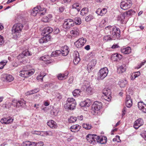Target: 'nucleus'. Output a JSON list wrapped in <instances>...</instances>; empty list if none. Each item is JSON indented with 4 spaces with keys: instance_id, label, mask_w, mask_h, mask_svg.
Segmentation results:
<instances>
[{
    "instance_id": "36",
    "label": "nucleus",
    "mask_w": 146,
    "mask_h": 146,
    "mask_svg": "<svg viewBox=\"0 0 146 146\" xmlns=\"http://www.w3.org/2000/svg\"><path fill=\"white\" fill-rule=\"evenodd\" d=\"M126 68L122 65L120 66L117 69V72L119 74H121L125 71Z\"/></svg>"
},
{
    "instance_id": "37",
    "label": "nucleus",
    "mask_w": 146,
    "mask_h": 146,
    "mask_svg": "<svg viewBox=\"0 0 146 146\" xmlns=\"http://www.w3.org/2000/svg\"><path fill=\"white\" fill-rule=\"evenodd\" d=\"M19 75L23 77L27 78V71L23 70L20 71Z\"/></svg>"
},
{
    "instance_id": "10",
    "label": "nucleus",
    "mask_w": 146,
    "mask_h": 146,
    "mask_svg": "<svg viewBox=\"0 0 146 146\" xmlns=\"http://www.w3.org/2000/svg\"><path fill=\"white\" fill-rule=\"evenodd\" d=\"M11 105L16 108L23 107L26 104L24 100L18 101L17 100H12Z\"/></svg>"
},
{
    "instance_id": "2",
    "label": "nucleus",
    "mask_w": 146,
    "mask_h": 146,
    "mask_svg": "<svg viewBox=\"0 0 146 146\" xmlns=\"http://www.w3.org/2000/svg\"><path fill=\"white\" fill-rule=\"evenodd\" d=\"M46 8L40 6H37L33 8L31 12V15L36 16L37 15L42 16L46 13Z\"/></svg>"
},
{
    "instance_id": "1",
    "label": "nucleus",
    "mask_w": 146,
    "mask_h": 146,
    "mask_svg": "<svg viewBox=\"0 0 146 146\" xmlns=\"http://www.w3.org/2000/svg\"><path fill=\"white\" fill-rule=\"evenodd\" d=\"M23 27V25L20 23H16L13 26L11 29V33L14 38L20 36Z\"/></svg>"
},
{
    "instance_id": "42",
    "label": "nucleus",
    "mask_w": 146,
    "mask_h": 146,
    "mask_svg": "<svg viewBox=\"0 0 146 146\" xmlns=\"http://www.w3.org/2000/svg\"><path fill=\"white\" fill-rule=\"evenodd\" d=\"M88 9L87 8H84L81 11V15L84 16L88 13Z\"/></svg>"
},
{
    "instance_id": "14",
    "label": "nucleus",
    "mask_w": 146,
    "mask_h": 146,
    "mask_svg": "<svg viewBox=\"0 0 146 146\" xmlns=\"http://www.w3.org/2000/svg\"><path fill=\"white\" fill-rule=\"evenodd\" d=\"M2 79L4 81L10 82L13 80L14 78L11 75L4 74L2 75Z\"/></svg>"
},
{
    "instance_id": "27",
    "label": "nucleus",
    "mask_w": 146,
    "mask_h": 146,
    "mask_svg": "<svg viewBox=\"0 0 146 146\" xmlns=\"http://www.w3.org/2000/svg\"><path fill=\"white\" fill-rule=\"evenodd\" d=\"M125 14V13H122L118 15L117 17V21L122 24H125L126 22L124 21Z\"/></svg>"
},
{
    "instance_id": "17",
    "label": "nucleus",
    "mask_w": 146,
    "mask_h": 146,
    "mask_svg": "<svg viewBox=\"0 0 146 146\" xmlns=\"http://www.w3.org/2000/svg\"><path fill=\"white\" fill-rule=\"evenodd\" d=\"M143 123V121L142 119L139 118L134 122L133 127L135 129H137L142 125Z\"/></svg>"
},
{
    "instance_id": "6",
    "label": "nucleus",
    "mask_w": 146,
    "mask_h": 146,
    "mask_svg": "<svg viewBox=\"0 0 146 146\" xmlns=\"http://www.w3.org/2000/svg\"><path fill=\"white\" fill-rule=\"evenodd\" d=\"M61 50H57L55 52H52L51 54V55L53 56H56L59 54L61 53L63 56H66L68 54L69 51L68 50V47L67 46H64L61 48Z\"/></svg>"
},
{
    "instance_id": "47",
    "label": "nucleus",
    "mask_w": 146,
    "mask_h": 146,
    "mask_svg": "<svg viewBox=\"0 0 146 146\" xmlns=\"http://www.w3.org/2000/svg\"><path fill=\"white\" fill-rule=\"evenodd\" d=\"M28 67V77L32 75L35 72V70L32 68L31 69H29Z\"/></svg>"
},
{
    "instance_id": "33",
    "label": "nucleus",
    "mask_w": 146,
    "mask_h": 146,
    "mask_svg": "<svg viewBox=\"0 0 146 146\" xmlns=\"http://www.w3.org/2000/svg\"><path fill=\"white\" fill-rule=\"evenodd\" d=\"M140 72L139 71L133 72L131 74V79L132 80H134L136 77L139 76L140 75Z\"/></svg>"
},
{
    "instance_id": "59",
    "label": "nucleus",
    "mask_w": 146,
    "mask_h": 146,
    "mask_svg": "<svg viewBox=\"0 0 146 146\" xmlns=\"http://www.w3.org/2000/svg\"><path fill=\"white\" fill-rule=\"evenodd\" d=\"M28 146H36L35 143L34 142L28 141Z\"/></svg>"
},
{
    "instance_id": "22",
    "label": "nucleus",
    "mask_w": 146,
    "mask_h": 146,
    "mask_svg": "<svg viewBox=\"0 0 146 146\" xmlns=\"http://www.w3.org/2000/svg\"><path fill=\"white\" fill-rule=\"evenodd\" d=\"M138 107L140 110L144 113H146V104L142 102H138Z\"/></svg>"
},
{
    "instance_id": "20",
    "label": "nucleus",
    "mask_w": 146,
    "mask_h": 146,
    "mask_svg": "<svg viewBox=\"0 0 146 146\" xmlns=\"http://www.w3.org/2000/svg\"><path fill=\"white\" fill-rule=\"evenodd\" d=\"M53 31L52 29L50 27H45L43 30L42 34L43 35H48L51 33Z\"/></svg>"
},
{
    "instance_id": "32",
    "label": "nucleus",
    "mask_w": 146,
    "mask_h": 146,
    "mask_svg": "<svg viewBox=\"0 0 146 146\" xmlns=\"http://www.w3.org/2000/svg\"><path fill=\"white\" fill-rule=\"evenodd\" d=\"M68 74L66 72L64 74H59L57 76L58 78L60 80L65 79L67 78Z\"/></svg>"
},
{
    "instance_id": "61",
    "label": "nucleus",
    "mask_w": 146,
    "mask_h": 146,
    "mask_svg": "<svg viewBox=\"0 0 146 146\" xmlns=\"http://www.w3.org/2000/svg\"><path fill=\"white\" fill-rule=\"evenodd\" d=\"M38 135L42 136H46V131H39Z\"/></svg>"
},
{
    "instance_id": "40",
    "label": "nucleus",
    "mask_w": 146,
    "mask_h": 146,
    "mask_svg": "<svg viewBox=\"0 0 146 146\" xmlns=\"http://www.w3.org/2000/svg\"><path fill=\"white\" fill-rule=\"evenodd\" d=\"M7 62L6 60H3L0 62V69H3Z\"/></svg>"
},
{
    "instance_id": "53",
    "label": "nucleus",
    "mask_w": 146,
    "mask_h": 146,
    "mask_svg": "<svg viewBox=\"0 0 146 146\" xmlns=\"http://www.w3.org/2000/svg\"><path fill=\"white\" fill-rule=\"evenodd\" d=\"M38 91L39 89H34V90H33L30 91L28 92V94H33L38 92Z\"/></svg>"
},
{
    "instance_id": "35",
    "label": "nucleus",
    "mask_w": 146,
    "mask_h": 146,
    "mask_svg": "<svg viewBox=\"0 0 146 146\" xmlns=\"http://www.w3.org/2000/svg\"><path fill=\"white\" fill-rule=\"evenodd\" d=\"M27 54V52L25 51H24L21 54H19L17 56V58L19 60H21L23 58H24L26 56Z\"/></svg>"
},
{
    "instance_id": "21",
    "label": "nucleus",
    "mask_w": 146,
    "mask_h": 146,
    "mask_svg": "<svg viewBox=\"0 0 146 146\" xmlns=\"http://www.w3.org/2000/svg\"><path fill=\"white\" fill-rule=\"evenodd\" d=\"M125 105L128 108H130L132 105V102L130 96L127 95L125 99Z\"/></svg>"
},
{
    "instance_id": "7",
    "label": "nucleus",
    "mask_w": 146,
    "mask_h": 146,
    "mask_svg": "<svg viewBox=\"0 0 146 146\" xmlns=\"http://www.w3.org/2000/svg\"><path fill=\"white\" fill-rule=\"evenodd\" d=\"M131 5V1L130 0H121L120 3L121 8L124 10L129 9Z\"/></svg>"
},
{
    "instance_id": "29",
    "label": "nucleus",
    "mask_w": 146,
    "mask_h": 146,
    "mask_svg": "<svg viewBox=\"0 0 146 146\" xmlns=\"http://www.w3.org/2000/svg\"><path fill=\"white\" fill-rule=\"evenodd\" d=\"M81 128V126L78 125H73L70 127V129L72 132H75L79 131Z\"/></svg>"
},
{
    "instance_id": "28",
    "label": "nucleus",
    "mask_w": 146,
    "mask_h": 146,
    "mask_svg": "<svg viewBox=\"0 0 146 146\" xmlns=\"http://www.w3.org/2000/svg\"><path fill=\"white\" fill-rule=\"evenodd\" d=\"M91 104V101L90 100L88 99H87L80 103V105L82 107H88L90 106Z\"/></svg>"
},
{
    "instance_id": "15",
    "label": "nucleus",
    "mask_w": 146,
    "mask_h": 146,
    "mask_svg": "<svg viewBox=\"0 0 146 146\" xmlns=\"http://www.w3.org/2000/svg\"><path fill=\"white\" fill-rule=\"evenodd\" d=\"M80 32V30L77 27H75L70 31V33L73 37H76L79 35Z\"/></svg>"
},
{
    "instance_id": "50",
    "label": "nucleus",
    "mask_w": 146,
    "mask_h": 146,
    "mask_svg": "<svg viewBox=\"0 0 146 146\" xmlns=\"http://www.w3.org/2000/svg\"><path fill=\"white\" fill-rule=\"evenodd\" d=\"M106 24L107 22L106 20L103 19L101 21L100 24V26L101 27H103L106 25Z\"/></svg>"
},
{
    "instance_id": "57",
    "label": "nucleus",
    "mask_w": 146,
    "mask_h": 146,
    "mask_svg": "<svg viewBox=\"0 0 146 146\" xmlns=\"http://www.w3.org/2000/svg\"><path fill=\"white\" fill-rule=\"evenodd\" d=\"M62 96L59 93H56V98H57L58 100H59L62 98Z\"/></svg>"
},
{
    "instance_id": "54",
    "label": "nucleus",
    "mask_w": 146,
    "mask_h": 146,
    "mask_svg": "<svg viewBox=\"0 0 146 146\" xmlns=\"http://www.w3.org/2000/svg\"><path fill=\"white\" fill-rule=\"evenodd\" d=\"M85 90H86V91L89 93H91L92 90V88L90 86H88L86 88Z\"/></svg>"
},
{
    "instance_id": "11",
    "label": "nucleus",
    "mask_w": 146,
    "mask_h": 146,
    "mask_svg": "<svg viewBox=\"0 0 146 146\" xmlns=\"http://www.w3.org/2000/svg\"><path fill=\"white\" fill-rule=\"evenodd\" d=\"M102 93L104 95V99L108 101H110L111 99V92L110 89L105 88L103 90Z\"/></svg>"
},
{
    "instance_id": "13",
    "label": "nucleus",
    "mask_w": 146,
    "mask_h": 146,
    "mask_svg": "<svg viewBox=\"0 0 146 146\" xmlns=\"http://www.w3.org/2000/svg\"><path fill=\"white\" fill-rule=\"evenodd\" d=\"M86 42V38L82 37L80 38L74 43L75 46L77 48H80L83 46Z\"/></svg>"
},
{
    "instance_id": "34",
    "label": "nucleus",
    "mask_w": 146,
    "mask_h": 146,
    "mask_svg": "<svg viewBox=\"0 0 146 146\" xmlns=\"http://www.w3.org/2000/svg\"><path fill=\"white\" fill-rule=\"evenodd\" d=\"M81 92L82 91L80 89H76L73 91L72 94L74 96L78 97L80 96Z\"/></svg>"
},
{
    "instance_id": "24",
    "label": "nucleus",
    "mask_w": 146,
    "mask_h": 146,
    "mask_svg": "<svg viewBox=\"0 0 146 146\" xmlns=\"http://www.w3.org/2000/svg\"><path fill=\"white\" fill-rule=\"evenodd\" d=\"M44 35V36L42 37L39 40V42L40 44L46 43L48 41H49L51 37L50 35Z\"/></svg>"
},
{
    "instance_id": "43",
    "label": "nucleus",
    "mask_w": 146,
    "mask_h": 146,
    "mask_svg": "<svg viewBox=\"0 0 146 146\" xmlns=\"http://www.w3.org/2000/svg\"><path fill=\"white\" fill-rule=\"evenodd\" d=\"M11 106V103L7 102L5 104H3L2 107L4 108L9 109Z\"/></svg>"
},
{
    "instance_id": "56",
    "label": "nucleus",
    "mask_w": 146,
    "mask_h": 146,
    "mask_svg": "<svg viewBox=\"0 0 146 146\" xmlns=\"http://www.w3.org/2000/svg\"><path fill=\"white\" fill-rule=\"evenodd\" d=\"M54 33L55 34H57L59 33L60 32V30L57 27H55L53 30Z\"/></svg>"
},
{
    "instance_id": "60",
    "label": "nucleus",
    "mask_w": 146,
    "mask_h": 146,
    "mask_svg": "<svg viewBox=\"0 0 146 146\" xmlns=\"http://www.w3.org/2000/svg\"><path fill=\"white\" fill-rule=\"evenodd\" d=\"M141 136L146 141V131H144L141 134Z\"/></svg>"
},
{
    "instance_id": "55",
    "label": "nucleus",
    "mask_w": 146,
    "mask_h": 146,
    "mask_svg": "<svg viewBox=\"0 0 146 146\" xmlns=\"http://www.w3.org/2000/svg\"><path fill=\"white\" fill-rule=\"evenodd\" d=\"M36 146H42L44 145V143L43 141H40L35 143Z\"/></svg>"
},
{
    "instance_id": "8",
    "label": "nucleus",
    "mask_w": 146,
    "mask_h": 146,
    "mask_svg": "<svg viewBox=\"0 0 146 146\" xmlns=\"http://www.w3.org/2000/svg\"><path fill=\"white\" fill-rule=\"evenodd\" d=\"M111 34L113 39H118L121 36L120 30L116 27H113Z\"/></svg>"
},
{
    "instance_id": "9",
    "label": "nucleus",
    "mask_w": 146,
    "mask_h": 146,
    "mask_svg": "<svg viewBox=\"0 0 146 146\" xmlns=\"http://www.w3.org/2000/svg\"><path fill=\"white\" fill-rule=\"evenodd\" d=\"M74 22L71 19H65L63 23L62 27L66 29H69L74 25Z\"/></svg>"
},
{
    "instance_id": "23",
    "label": "nucleus",
    "mask_w": 146,
    "mask_h": 146,
    "mask_svg": "<svg viewBox=\"0 0 146 146\" xmlns=\"http://www.w3.org/2000/svg\"><path fill=\"white\" fill-rule=\"evenodd\" d=\"M107 10L106 8H104L102 9H98L96 11V13L98 15L102 16L105 14L107 12Z\"/></svg>"
},
{
    "instance_id": "5",
    "label": "nucleus",
    "mask_w": 146,
    "mask_h": 146,
    "mask_svg": "<svg viewBox=\"0 0 146 146\" xmlns=\"http://www.w3.org/2000/svg\"><path fill=\"white\" fill-rule=\"evenodd\" d=\"M108 72V68L107 67L101 69L98 73V80H103L107 75Z\"/></svg>"
},
{
    "instance_id": "30",
    "label": "nucleus",
    "mask_w": 146,
    "mask_h": 146,
    "mask_svg": "<svg viewBox=\"0 0 146 146\" xmlns=\"http://www.w3.org/2000/svg\"><path fill=\"white\" fill-rule=\"evenodd\" d=\"M127 84V81L126 79L120 80L118 82V84L121 88L125 87Z\"/></svg>"
},
{
    "instance_id": "16",
    "label": "nucleus",
    "mask_w": 146,
    "mask_h": 146,
    "mask_svg": "<svg viewBox=\"0 0 146 146\" xmlns=\"http://www.w3.org/2000/svg\"><path fill=\"white\" fill-rule=\"evenodd\" d=\"M96 63V60L94 59L92 60L87 66V70L90 72L94 67Z\"/></svg>"
},
{
    "instance_id": "26",
    "label": "nucleus",
    "mask_w": 146,
    "mask_h": 146,
    "mask_svg": "<svg viewBox=\"0 0 146 146\" xmlns=\"http://www.w3.org/2000/svg\"><path fill=\"white\" fill-rule=\"evenodd\" d=\"M107 141V137L104 136L99 137H97V142L102 144L106 143Z\"/></svg>"
},
{
    "instance_id": "12",
    "label": "nucleus",
    "mask_w": 146,
    "mask_h": 146,
    "mask_svg": "<svg viewBox=\"0 0 146 146\" xmlns=\"http://www.w3.org/2000/svg\"><path fill=\"white\" fill-rule=\"evenodd\" d=\"M98 136L96 135L89 134L86 137V139L89 142L92 144H94L97 141Z\"/></svg>"
},
{
    "instance_id": "62",
    "label": "nucleus",
    "mask_w": 146,
    "mask_h": 146,
    "mask_svg": "<svg viewBox=\"0 0 146 146\" xmlns=\"http://www.w3.org/2000/svg\"><path fill=\"white\" fill-rule=\"evenodd\" d=\"M133 11L132 10H129L126 12L124 13H125L126 14L125 15H131L133 13Z\"/></svg>"
},
{
    "instance_id": "48",
    "label": "nucleus",
    "mask_w": 146,
    "mask_h": 146,
    "mask_svg": "<svg viewBox=\"0 0 146 146\" xmlns=\"http://www.w3.org/2000/svg\"><path fill=\"white\" fill-rule=\"evenodd\" d=\"M76 120L77 119L75 117L72 116L68 119V120L69 123H73L75 122Z\"/></svg>"
},
{
    "instance_id": "4",
    "label": "nucleus",
    "mask_w": 146,
    "mask_h": 146,
    "mask_svg": "<svg viewBox=\"0 0 146 146\" xmlns=\"http://www.w3.org/2000/svg\"><path fill=\"white\" fill-rule=\"evenodd\" d=\"M76 102L75 100L72 98H68L66 101V104L64 105L65 108L69 110H73L76 105Z\"/></svg>"
},
{
    "instance_id": "51",
    "label": "nucleus",
    "mask_w": 146,
    "mask_h": 146,
    "mask_svg": "<svg viewBox=\"0 0 146 146\" xmlns=\"http://www.w3.org/2000/svg\"><path fill=\"white\" fill-rule=\"evenodd\" d=\"M45 75H44L43 76L42 74V73H40V75H38L37 77V79L39 81H41L42 82L43 81V78L45 76Z\"/></svg>"
},
{
    "instance_id": "38",
    "label": "nucleus",
    "mask_w": 146,
    "mask_h": 146,
    "mask_svg": "<svg viewBox=\"0 0 146 146\" xmlns=\"http://www.w3.org/2000/svg\"><path fill=\"white\" fill-rule=\"evenodd\" d=\"M114 40L113 39V38L110 35H106L103 37V40L104 41L107 42L109 40Z\"/></svg>"
},
{
    "instance_id": "64",
    "label": "nucleus",
    "mask_w": 146,
    "mask_h": 146,
    "mask_svg": "<svg viewBox=\"0 0 146 146\" xmlns=\"http://www.w3.org/2000/svg\"><path fill=\"white\" fill-rule=\"evenodd\" d=\"M74 79V78L73 76L70 77L68 80V83L70 84L72 83L73 82Z\"/></svg>"
},
{
    "instance_id": "63",
    "label": "nucleus",
    "mask_w": 146,
    "mask_h": 146,
    "mask_svg": "<svg viewBox=\"0 0 146 146\" xmlns=\"http://www.w3.org/2000/svg\"><path fill=\"white\" fill-rule=\"evenodd\" d=\"M49 18L47 17H44L42 19V21L45 23L47 22L48 21Z\"/></svg>"
},
{
    "instance_id": "49",
    "label": "nucleus",
    "mask_w": 146,
    "mask_h": 146,
    "mask_svg": "<svg viewBox=\"0 0 146 146\" xmlns=\"http://www.w3.org/2000/svg\"><path fill=\"white\" fill-rule=\"evenodd\" d=\"M93 19V17L91 15H89L85 18V21L86 22H89Z\"/></svg>"
},
{
    "instance_id": "41",
    "label": "nucleus",
    "mask_w": 146,
    "mask_h": 146,
    "mask_svg": "<svg viewBox=\"0 0 146 146\" xmlns=\"http://www.w3.org/2000/svg\"><path fill=\"white\" fill-rule=\"evenodd\" d=\"M82 126L84 128L86 129L89 130L91 129L92 127V126L89 123H84L82 125Z\"/></svg>"
},
{
    "instance_id": "45",
    "label": "nucleus",
    "mask_w": 146,
    "mask_h": 146,
    "mask_svg": "<svg viewBox=\"0 0 146 146\" xmlns=\"http://www.w3.org/2000/svg\"><path fill=\"white\" fill-rule=\"evenodd\" d=\"M76 25H80L81 23V19L79 17H76L74 19V22Z\"/></svg>"
},
{
    "instance_id": "25",
    "label": "nucleus",
    "mask_w": 146,
    "mask_h": 146,
    "mask_svg": "<svg viewBox=\"0 0 146 146\" xmlns=\"http://www.w3.org/2000/svg\"><path fill=\"white\" fill-rule=\"evenodd\" d=\"M47 124L48 126L52 129H56L57 127V123L52 120H49Z\"/></svg>"
},
{
    "instance_id": "18",
    "label": "nucleus",
    "mask_w": 146,
    "mask_h": 146,
    "mask_svg": "<svg viewBox=\"0 0 146 146\" xmlns=\"http://www.w3.org/2000/svg\"><path fill=\"white\" fill-rule=\"evenodd\" d=\"M13 121V119L11 117H9L6 118H3L1 119L0 122L2 123L7 124L12 123Z\"/></svg>"
},
{
    "instance_id": "44",
    "label": "nucleus",
    "mask_w": 146,
    "mask_h": 146,
    "mask_svg": "<svg viewBox=\"0 0 146 146\" xmlns=\"http://www.w3.org/2000/svg\"><path fill=\"white\" fill-rule=\"evenodd\" d=\"M73 9H75L77 10L78 11L80 10V5L78 3H74L72 6Z\"/></svg>"
},
{
    "instance_id": "3",
    "label": "nucleus",
    "mask_w": 146,
    "mask_h": 146,
    "mask_svg": "<svg viewBox=\"0 0 146 146\" xmlns=\"http://www.w3.org/2000/svg\"><path fill=\"white\" fill-rule=\"evenodd\" d=\"M102 103L98 101L95 102L92 105L91 109V112L94 115L98 114V111L102 108Z\"/></svg>"
},
{
    "instance_id": "31",
    "label": "nucleus",
    "mask_w": 146,
    "mask_h": 146,
    "mask_svg": "<svg viewBox=\"0 0 146 146\" xmlns=\"http://www.w3.org/2000/svg\"><path fill=\"white\" fill-rule=\"evenodd\" d=\"M121 52L125 54H129L131 52V48L129 47L122 48L121 50Z\"/></svg>"
},
{
    "instance_id": "39",
    "label": "nucleus",
    "mask_w": 146,
    "mask_h": 146,
    "mask_svg": "<svg viewBox=\"0 0 146 146\" xmlns=\"http://www.w3.org/2000/svg\"><path fill=\"white\" fill-rule=\"evenodd\" d=\"M82 89L83 90H85L88 86H90L89 82L88 81L85 80L84 81L83 83L82 84Z\"/></svg>"
},
{
    "instance_id": "19",
    "label": "nucleus",
    "mask_w": 146,
    "mask_h": 146,
    "mask_svg": "<svg viewBox=\"0 0 146 146\" xmlns=\"http://www.w3.org/2000/svg\"><path fill=\"white\" fill-rule=\"evenodd\" d=\"M73 56L74 57V64L77 65L80 60L79 57V53L77 51L75 52L73 54Z\"/></svg>"
},
{
    "instance_id": "46",
    "label": "nucleus",
    "mask_w": 146,
    "mask_h": 146,
    "mask_svg": "<svg viewBox=\"0 0 146 146\" xmlns=\"http://www.w3.org/2000/svg\"><path fill=\"white\" fill-rule=\"evenodd\" d=\"M49 58L48 57V56L45 55L42 56L40 58V60H42L44 61H48L49 60Z\"/></svg>"
},
{
    "instance_id": "52",
    "label": "nucleus",
    "mask_w": 146,
    "mask_h": 146,
    "mask_svg": "<svg viewBox=\"0 0 146 146\" xmlns=\"http://www.w3.org/2000/svg\"><path fill=\"white\" fill-rule=\"evenodd\" d=\"M113 28V27H111L110 26H109L105 28V30L107 32H108V31H109L110 32V33H111L112 29Z\"/></svg>"
},
{
    "instance_id": "58",
    "label": "nucleus",
    "mask_w": 146,
    "mask_h": 146,
    "mask_svg": "<svg viewBox=\"0 0 146 146\" xmlns=\"http://www.w3.org/2000/svg\"><path fill=\"white\" fill-rule=\"evenodd\" d=\"M0 45H3L4 44L5 41L3 40V38L1 36H0Z\"/></svg>"
}]
</instances>
